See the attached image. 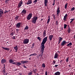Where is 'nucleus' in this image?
<instances>
[{
	"instance_id": "f257e3e1",
	"label": "nucleus",
	"mask_w": 75,
	"mask_h": 75,
	"mask_svg": "<svg viewBox=\"0 0 75 75\" xmlns=\"http://www.w3.org/2000/svg\"><path fill=\"white\" fill-rule=\"evenodd\" d=\"M48 39V37H46L43 40L41 43V52L42 53H40V54L39 55V58L40 56L41 58L42 56V55H43V53H44V48H45L44 45L45 43H46V42L47 41V39Z\"/></svg>"
},
{
	"instance_id": "f03ea898",
	"label": "nucleus",
	"mask_w": 75,
	"mask_h": 75,
	"mask_svg": "<svg viewBox=\"0 0 75 75\" xmlns=\"http://www.w3.org/2000/svg\"><path fill=\"white\" fill-rule=\"evenodd\" d=\"M38 19V17L35 16L32 19V22L34 24H35L36 22H37V20Z\"/></svg>"
},
{
	"instance_id": "7ed1b4c3",
	"label": "nucleus",
	"mask_w": 75,
	"mask_h": 75,
	"mask_svg": "<svg viewBox=\"0 0 75 75\" xmlns=\"http://www.w3.org/2000/svg\"><path fill=\"white\" fill-rule=\"evenodd\" d=\"M29 42V39L26 38L23 41V44H27Z\"/></svg>"
},
{
	"instance_id": "20e7f679",
	"label": "nucleus",
	"mask_w": 75,
	"mask_h": 75,
	"mask_svg": "<svg viewBox=\"0 0 75 75\" xmlns=\"http://www.w3.org/2000/svg\"><path fill=\"white\" fill-rule=\"evenodd\" d=\"M27 13V10H25V9H24L22 11L21 13V14H22V16L23 17H24V15L26 14Z\"/></svg>"
},
{
	"instance_id": "39448f33",
	"label": "nucleus",
	"mask_w": 75,
	"mask_h": 75,
	"mask_svg": "<svg viewBox=\"0 0 75 75\" xmlns=\"http://www.w3.org/2000/svg\"><path fill=\"white\" fill-rule=\"evenodd\" d=\"M33 15V14L32 13H30L28 16H27L26 18L27 20H30L31 18L32 17V16Z\"/></svg>"
},
{
	"instance_id": "423d86ee",
	"label": "nucleus",
	"mask_w": 75,
	"mask_h": 75,
	"mask_svg": "<svg viewBox=\"0 0 75 75\" xmlns=\"http://www.w3.org/2000/svg\"><path fill=\"white\" fill-rule=\"evenodd\" d=\"M21 23H17L16 25V28H20L21 27Z\"/></svg>"
},
{
	"instance_id": "0eeeda50",
	"label": "nucleus",
	"mask_w": 75,
	"mask_h": 75,
	"mask_svg": "<svg viewBox=\"0 0 75 75\" xmlns=\"http://www.w3.org/2000/svg\"><path fill=\"white\" fill-rule=\"evenodd\" d=\"M66 44H68V43L65 40H64L61 43V45L63 47L64 45H66Z\"/></svg>"
},
{
	"instance_id": "6e6552de",
	"label": "nucleus",
	"mask_w": 75,
	"mask_h": 75,
	"mask_svg": "<svg viewBox=\"0 0 75 75\" xmlns=\"http://www.w3.org/2000/svg\"><path fill=\"white\" fill-rule=\"evenodd\" d=\"M22 4H23V1H22V0H21V1H20V2L18 4V8H20V7L21 6Z\"/></svg>"
},
{
	"instance_id": "1a4fd4ad",
	"label": "nucleus",
	"mask_w": 75,
	"mask_h": 75,
	"mask_svg": "<svg viewBox=\"0 0 75 75\" xmlns=\"http://www.w3.org/2000/svg\"><path fill=\"white\" fill-rule=\"evenodd\" d=\"M54 37V35H50L49 36V39L50 41H51L52 38Z\"/></svg>"
},
{
	"instance_id": "9d476101",
	"label": "nucleus",
	"mask_w": 75,
	"mask_h": 75,
	"mask_svg": "<svg viewBox=\"0 0 75 75\" xmlns=\"http://www.w3.org/2000/svg\"><path fill=\"white\" fill-rule=\"evenodd\" d=\"M4 14L3 11L0 8V17L2 16L1 14Z\"/></svg>"
},
{
	"instance_id": "9b49d317",
	"label": "nucleus",
	"mask_w": 75,
	"mask_h": 75,
	"mask_svg": "<svg viewBox=\"0 0 75 75\" xmlns=\"http://www.w3.org/2000/svg\"><path fill=\"white\" fill-rule=\"evenodd\" d=\"M2 48L3 49V50H7V51H9V50H10V48L8 47H2Z\"/></svg>"
},
{
	"instance_id": "f8f14e48",
	"label": "nucleus",
	"mask_w": 75,
	"mask_h": 75,
	"mask_svg": "<svg viewBox=\"0 0 75 75\" xmlns=\"http://www.w3.org/2000/svg\"><path fill=\"white\" fill-rule=\"evenodd\" d=\"M67 17H68V14H66L64 16L63 20L65 21H66V20H67Z\"/></svg>"
},
{
	"instance_id": "ddd939ff",
	"label": "nucleus",
	"mask_w": 75,
	"mask_h": 75,
	"mask_svg": "<svg viewBox=\"0 0 75 75\" xmlns=\"http://www.w3.org/2000/svg\"><path fill=\"white\" fill-rule=\"evenodd\" d=\"M48 2V0H44V4L46 7H47V6Z\"/></svg>"
},
{
	"instance_id": "4468645a",
	"label": "nucleus",
	"mask_w": 75,
	"mask_h": 75,
	"mask_svg": "<svg viewBox=\"0 0 75 75\" xmlns=\"http://www.w3.org/2000/svg\"><path fill=\"white\" fill-rule=\"evenodd\" d=\"M6 59H2L1 60V64H4L5 62H6Z\"/></svg>"
},
{
	"instance_id": "2eb2a0df",
	"label": "nucleus",
	"mask_w": 75,
	"mask_h": 75,
	"mask_svg": "<svg viewBox=\"0 0 75 75\" xmlns=\"http://www.w3.org/2000/svg\"><path fill=\"white\" fill-rule=\"evenodd\" d=\"M21 65V63H20V62H16V66H18V67H19V66H20Z\"/></svg>"
},
{
	"instance_id": "dca6fc26",
	"label": "nucleus",
	"mask_w": 75,
	"mask_h": 75,
	"mask_svg": "<svg viewBox=\"0 0 75 75\" xmlns=\"http://www.w3.org/2000/svg\"><path fill=\"white\" fill-rule=\"evenodd\" d=\"M32 3V1L31 0H30L28 1V2L26 3V4L27 5H28V4H31Z\"/></svg>"
},
{
	"instance_id": "f3484780",
	"label": "nucleus",
	"mask_w": 75,
	"mask_h": 75,
	"mask_svg": "<svg viewBox=\"0 0 75 75\" xmlns=\"http://www.w3.org/2000/svg\"><path fill=\"white\" fill-rule=\"evenodd\" d=\"M43 36L44 37L46 36V30H44L43 32Z\"/></svg>"
},
{
	"instance_id": "a211bd4d",
	"label": "nucleus",
	"mask_w": 75,
	"mask_h": 75,
	"mask_svg": "<svg viewBox=\"0 0 75 75\" xmlns=\"http://www.w3.org/2000/svg\"><path fill=\"white\" fill-rule=\"evenodd\" d=\"M48 18H49L48 19L47 22V24H49V23H50V16H48Z\"/></svg>"
},
{
	"instance_id": "6ab92c4d",
	"label": "nucleus",
	"mask_w": 75,
	"mask_h": 75,
	"mask_svg": "<svg viewBox=\"0 0 75 75\" xmlns=\"http://www.w3.org/2000/svg\"><path fill=\"white\" fill-rule=\"evenodd\" d=\"M58 54L57 53H55L54 54V58H58Z\"/></svg>"
},
{
	"instance_id": "aec40b11",
	"label": "nucleus",
	"mask_w": 75,
	"mask_h": 75,
	"mask_svg": "<svg viewBox=\"0 0 75 75\" xmlns=\"http://www.w3.org/2000/svg\"><path fill=\"white\" fill-rule=\"evenodd\" d=\"M13 48L15 50H16V52H17L18 51V48L17 47V46L16 45L15 47H14Z\"/></svg>"
},
{
	"instance_id": "412c9836",
	"label": "nucleus",
	"mask_w": 75,
	"mask_h": 75,
	"mask_svg": "<svg viewBox=\"0 0 75 75\" xmlns=\"http://www.w3.org/2000/svg\"><path fill=\"white\" fill-rule=\"evenodd\" d=\"M72 45V43L70 42L69 44H67V45L68 47H70Z\"/></svg>"
},
{
	"instance_id": "4be33fe9",
	"label": "nucleus",
	"mask_w": 75,
	"mask_h": 75,
	"mask_svg": "<svg viewBox=\"0 0 75 75\" xmlns=\"http://www.w3.org/2000/svg\"><path fill=\"white\" fill-rule=\"evenodd\" d=\"M61 73L59 71H57L54 73V75H59Z\"/></svg>"
},
{
	"instance_id": "5701e85b",
	"label": "nucleus",
	"mask_w": 75,
	"mask_h": 75,
	"mask_svg": "<svg viewBox=\"0 0 75 75\" xmlns=\"http://www.w3.org/2000/svg\"><path fill=\"white\" fill-rule=\"evenodd\" d=\"M67 31L68 33H71V29H70V28H68Z\"/></svg>"
},
{
	"instance_id": "b1692460",
	"label": "nucleus",
	"mask_w": 75,
	"mask_h": 75,
	"mask_svg": "<svg viewBox=\"0 0 75 75\" xmlns=\"http://www.w3.org/2000/svg\"><path fill=\"white\" fill-rule=\"evenodd\" d=\"M9 63H12V62H14V61H13V59H10V60H9Z\"/></svg>"
},
{
	"instance_id": "393cba45",
	"label": "nucleus",
	"mask_w": 75,
	"mask_h": 75,
	"mask_svg": "<svg viewBox=\"0 0 75 75\" xmlns=\"http://www.w3.org/2000/svg\"><path fill=\"white\" fill-rule=\"evenodd\" d=\"M62 38L61 37H59V41H60V42H61V41H62Z\"/></svg>"
},
{
	"instance_id": "a878e982",
	"label": "nucleus",
	"mask_w": 75,
	"mask_h": 75,
	"mask_svg": "<svg viewBox=\"0 0 75 75\" xmlns=\"http://www.w3.org/2000/svg\"><path fill=\"white\" fill-rule=\"evenodd\" d=\"M6 69L5 68L3 69V70L2 71V73L3 74H4L5 73V72H6Z\"/></svg>"
},
{
	"instance_id": "bb28decb",
	"label": "nucleus",
	"mask_w": 75,
	"mask_h": 75,
	"mask_svg": "<svg viewBox=\"0 0 75 75\" xmlns=\"http://www.w3.org/2000/svg\"><path fill=\"white\" fill-rule=\"evenodd\" d=\"M28 26L26 25L24 29V30H28Z\"/></svg>"
},
{
	"instance_id": "cd10ccee",
	"label": "nucleus",
	"mask_w": 75,
	"mask_h": 75,
	"mask_svg": "<svg viewBox=\"0 0 75 75\" xmlns=\"http://www.w3.org/2000/svg\"><path fill=\"white\" fill-rule=\"evenodd\" d=\"M19 17H20L19 16H17L15 18V19L16 20H18V18H19Z\"/></svg>"
},
{
	"instance_id": "c85d7f7f",
	"label": "nucleus",
	"mask_w": 75,
	"mask_h": 75,
	"mask_svg": "<svg viewBox=\"0 0 75 75\" xmlns=\"http://www.w3.org/2000/svg\"><path fill=\"white\" fill-rule=\"evenodd\" d=\"M68 3H67L65 5V6H64V8H65V9H66V8H67V6L68 5Z\"/></svg>"
},
{
	"instance_id": "c756f323",
	"label": "nucleus",
	"mask_w": 75,
	"mask_h": 75,
	"mask_svg": "<svg viewBox=\"0 0 75 75\" xmlns=\"http://www.w3.org/2000/svg\"><path fill=\"white\" fill-rule=\"evenodd\" d=\"M11 0H5V3H6V4H7L8 3L9 1H10Z\"/></svg>"
},
{
	"instance_id": "7c9ffc66",
	"label": "nucleus",
	"mask_w": 75,
	"mask_h": 75,
	"mask_svg": "<svg viewBox=\"0 0 75 75\" xmlns=\"http://www.w3.org/2000/svg\"><path fill=\"white\" fill-rule=\"evenodd\" d=\"M67 25L64 24V29H65V28H67Z\"/></svg>"
},
{
	"instance_id": "2f4dec72",
	"label": "nucleus",
	"mask_w": 75,
	"mask_h": 75,
	"mask_svg": "<svg viewBox=\"0 0 75 75\" xmlns=\"http://www.w3.org/2000/svg\"><path fill=\"white\" fill-rule=\"evenodd\" d=\"M59 13H60V10H57V14H59Z\"/></svg>"
},
{
	"instance_id": "473e14b6",
	"label": "nucleus",
	"mask_w": 75,
	"mask_h": 75,
	"mask_svg": "<svg viewBox=\"0 0 75 75\" xmlns=\"http://www.w3.org/2000/svg\"><path fill=\"white\" fill-rule=\"evenodd\" d=\"M37 39L38 40L40 41H41V38L39 37H38Z\"/></svg>"
},
{
	"instance_id": "72a5a7b5",
	"label": "nucleus",
	"mask_w": 75,
	"mask_h": 75,
	"mask_svg": "<svg viewBox=\"0 0 75 75\" xmlns=\"http://www.w3.org/2000/svg\"><path fill=\"white\" fill-rule=\"evenodd\" d=\"M75 20V18H74L73 19H72L71 20V21L70 22V23H72V22L73 21Z\"/></svg>"
},
{
	"instance_id": "f704fd0d",
	"label": "nucleus",
	"mask_w": 75,
	"mask_h": 75,
	"mask_svg": "<svg viewBox=\"0 0 75 75\" xmlns=\"http://www.w3.org/2000/svg\"><path fill=\"white\" fill-rule=\"evenodd\" d=\"M66 62H69V57H68L66 59Z\"/></svg>"
},
{
	"instance_id": "c9c22d12",
	"label": "nucleus",
	"mask_w": 75,
	"mask_h": 75,
	"mask_svg": "<svg viewBox=\"0 0 75 75\" xmlns=\"http://www.w3.org/2000/svg\"><path fill=\"white\" fill-rule=\"evenodd\" d=\"M42 67H43V68H45V64H42Z\"/></svg>"
},
{
	"instance_id": "e433bc0d",
	"label": "nucleus",
	"mask_w": 75,
	"mask_h": 75,
	"mask_svg": "<svg viewBox=\"0 0 75 75\" xmlns=\"http://www.w3.org/2000/svg\"><path fill=\"white\" fill-rule=\"evenodd\" d=\"M53 63H52L53 65H54L56 62V61L53 60Z\"/></svg>"
},
{
	"instance_id": "4c0bfd02",
	"label": "nucleus",
	"mask_w": 75,
	"mask_h": 75,
	"mask_svg": "<svg viewBox=\"0 0 75 75\" xmlns=\"http://www.w3.org/2000/svg\"><path fill=\"white\" fill-rule=\"evenodd\" d=\"M37 0H35V1H33V3H35V4L37 2Z\"/></svg>"
},
{
	"instance_id": "58836bf2",
	"label": "nucleus",
	"mask_w": 75,
	"mask_h": 75,
	"mask_svg": "<svg viewBox=\"0 0 75 75\" xmlns=\"http://www.w3.org/2000/svg\"><path fill=\"white\" fill-rule=\"evenodd\" d=\"M75 10V7H73L71 9V11H74Z\"/></svg>"
},
{
	"instance_id": "ea45409f",
	"label": "nucleus",
	"mask_w": 75,
	"mask_h": 75,
	"mask_svg": "<svg viewBox=\"0 0 75 75\" xmlns=\"http://www.w3.org/2000/svg\"><path fill=\"white\" fill-rule=\"evenodd\" d=\"M56 25H57L58 24V21H56Z\"/></svg>"
},
{
	"instance_id": "a19ab883",
	"label": "nucleus",
	"mask_w": 75,
	"mask_h": 75,
	"mask_svg": "<svg viewBox=\"0 0 75 75\" xmlns=\"http://www.w3.org/2000/svg\"><path fill=\"white\" fill-rule=\"evenodd\" d=\"M37 55V53H34V54H32V55L33 56H35L36 55Z\"/></svg>"
},
{
	"instance_id": "79ce46f5",
	"label": "nucleus",
	"mask_w": 75,
	"mask_h": 75,
	"mask_svg": "<svg viewBox=\"0 0 75 75\" xmlns=\"http://www.w3.org/2000/svg\"><path fill=\"white\" fill-rule=\"evenodd\" d=\"M24 62L25 64V63H27V62H28V61L27 60L24 61Z\"/></svg>"
},
{
	"instance_id": "37998d69",
	"label": "nucleus",
	"mask_w": 75,
	"mask_h": 75,
	"mask_svg": "<svg viewBox=\"0 0 75 75\" xmlns=\"http://www.w3.org/2000/svg\"><path fill=\"white\" fill-rule=\"evenodd\" d=\"M33 74V73H32V72H30V73H29L28 75H32Z\"/></svg>"
},
{
	"instance_id": "c03bdc74",
	"label": "nucleus",
	"mask_w": 75,
	"mask_h": 75,
	"mask_svg": "<svg viewBox=\"0 0 75 75\" xmlns=\"http://www.w3.org/2000/svg\"><path fill=\"white\" fill-rule=\"evenodd\" d=\"M8 11H6V10H5V11L4 12V13L6 14V13H8Z\"/></svg>"
},
{
	"instance_id": "a18cd8bd",
	"label": "nucleus",
	"mask_w": 75,
	"mask_h": 75,
	"mask_svg": "<svg viewBox=\"0 0 75 75\" xmlns=\"http://www.w3.org/2000/svg\"><path fill=\"white\" fill-rule=\"evenodd\" d=\"M32 45V48H33V47H34V46H35V44L34 43H33Z\"/></svg>"
},
{
	"instance_id": "49530a36",
	"label": "nucleus",
	"mask_w": 75,
	"mask_h": 75,
	"mask_svg": "<svg viewBox=\"0 0 75 75\" xmlns=\"http://www.w3.org/2000/svg\"><path fill=\"white\" fill-rule=\"evenodd\" d=\"M21 62L22 63V64H25L24 63V61H21Z\"/></svg>"
},
{
	"instance_id": "de8ad7c7",
	"label": "nucleus",
	"mask_w": 75,
	"mask_h": 75,
	"mask_svg": "<svg viewBox=\"0 0 75 75\" xmlns=\"http://www.w3.org/2000/svg\"><path fill=\"white\" fill-rule=\"evenodd\" d=\"M13 34H14V33L13 32H12V33H11L10 34L11 35H12V36H13Z\"/></svg>"
},
{
	"instance_id": "09e8293b",
	"label": "nucleus",
	"mask_w": 75,
	"mask_h": 75,
	"mask_svg": "<svg viewBox=\"0 0 75 75\" xmlns=\"http://www.w3.org/2000/svg\"><path fill=\"white\" fill-rule=\"evenodd\" d=\"M16 62H14V63H12V64H13V65H16Z\"/></svg>"
},
{
	"instance_id": "8fccbe9b",
	"label": "nucleus",
	"mask_w": 75,
	"mask_h": 75,
	"mask_svg": "<svg viewBox=\"0 0 75 75\" xmlns=\"http://www.w3.org/2000/svg\"><path fill=\"white\" fill-rule=\"evenodd\" d=\"M16 38V37L15 36H13L12 37L13 39H14V40H16V38Z\"/></svg>"
},
{
	"instance_id": "3c124183",
	"label": "nucleus",
	"mask_w": 75,
	"mask_h": 75,
	"mask_svg": "<svg viewBox=\"0 0 75 75\" xmlns=\"http://www.w3.org/2000/svg\"><path fill=\"white\" fill-rule=\"evenodd\" d=\"M16 31L18 32V31H19V29H16Z\"/></svg>"
},
{
	"instance_id": "603ef678",
	"label": "nucleus",
	"mask_w": 75,
	"mask_h": 75,
	"mask_svg": "<svg viewBox=\"0 0 75 75\" xmlns=\"http://www.w3.org/2000/svg\"><path fill=\"white\" fill-rule=\"evenodd\" d=\"M59 65H55V66H54V67H58V66Z\"/></svg>"
},
{
	"instance_id": "864d4df0",
	"label": "nucleus",
	"mask_w": 75,
	"mask_h": 75,
	"mask_svg": "<svg viewBox=\"0 0 75 75\" xmlns=\"http://www.w3.org/2000/svg\"><path fill=\"white\" fill-rule=\"evenodd\" d=\"M13 71H16V69L13 68Z\"/></svg>"
},
{
	"instance_id": "5fc2aeb1",
	"label": "nucleus",
	"mask_w": 75,
	"mask_h": 75,
	"mask_svg": "<svg viewBox=\"0 0 75 75\" xmlns=\"http://www.w3.org/2000/svg\"><path fill=\"white\" fill-rule=\"evenodd\" d=\"M62 62H63V60H61L60 62H60V63Z\"/></svg>"
},
{
	"instance_id": "6e6d98bb",
	"label": "nucleus",
	"mask_w": 75,
	"mask_h": 75,
	"mask_svg": "<svg viewBox=\"0 0 75 75\" xmlns=\"http://www.w3.org/2000/svg\"><path fill=\"white\" fill-rule=\"evenodd\" d=\"M23 67L24 68H27V67H26V66L24 65L23 66Z\"/></svg>"
},
{
	"instance_id": "4d7b16f0",
	"label": "nucleus",
	"mask_w": 75,
	"mask_h": 75,
	"mask_svg": "<svg viewBox=\"0 0 75 75\" xmlns=\"http://www.w3.org/2000/svg\"><path fill=\"white\" fill-rule=\"evenodd\" d=\"M45 75H47V71L45 72Z\"/></svg>"
},
{
	"instance_id": "13d9d810",
	"label": "nucleus",
	"mask_w": 75,
	"mask_h": 75,
	"mask_svg": "<svg viewBox=\"0 0 75 75\" xmlns=\"http://www.w3.org/2000/svg\"><path fill=\"white\" fill-rule=\"evenodd\" d=\"M32 55H33V54H30L29 57H31V56H32Z\"/></svg>"
},
{
	"instance_id": "bf43d9fd",
	"label": "nucleus",
	"mask_w": 75,
	"mask_h": 75,
	"mask_svg": "<svg viewBox=\"0 0 75 75\" xmlns=\"http://www.w3.org/2000/svg\"><path fill=\"white\" fill-rule=\"evenodd\" d=\"M59 7H58V9H57V10H59Z\"/></svg>"
},
{
	"instance_id": "052dcab7",
	"label": "nucleus",
	"mask_w": 75,
	"mask_h": 75,
	"mask_svg": "<svg viewBox=\"0 0 75 75\" xmlns=\"http://www.w3.org/2000/svg\"><path fill=\"white\" fill-rule=\"evenodd\" d=\"M53 6H54V5H55V3L53 2V3L52 4Z\"/></svg>"
},
{
	"instance_id": "680f3d73",
	"label": "nucleus",
	"mask_w": 75,
	"mask_h": 75,
	"mask_svg": "<svg viewBox=\"0 0 75 75\" xmlns=\"http://www.w3.org/2000/svg\"><path fill=\"white\" fill-rule=\"evenodd\" d=\"M61 42H60L59 41H58V44H59Z\"/></svg>"
},
{
	"instance_id": "e2e57ef3",
	"label": "nucleus",
	"mask_w": 75,
	"mask_h": 75,
	"mask_svg": "<svg viewBox=\"0 0 75 75\" xmlns=\"http://www.w3.org/2000/svg\"><path fill=\"white\" fill-rule=\"evenodd\" d=\"M53 18H54V17H55V15H53Z\"/></svg>"
},
{
	"instance_id": "0e129e2a",
	"label": "nucleus",
	"mask_w": 75,
	"mask_h": 75,
	"mask_svg": "<svg viewBox=\"0 0 75 75\" xmlns=\"http://www.w3.org/2000/svg\"><path fill=\"white\" fill-rule=\"evenodd\" d=\"M4 75H7V73H5Z\"/></svg>"
},
{
	"instance_id": "69168bd1",
	"label": "nucleus",
	"mask_w": 75,
	"mask_h": 75,
	"mask_svg": "<svg viewBox=\"0 0 75 75\" xmlns=\"http://www.w3.org/2000/svg\"><path fill=\"white\" fill-rule=\"evenodd\" d=\"M59 14H57V16H58V17L59 16Z\"/></svg>"
},
{
	"instance_id": "338daca9",
	"label": "nucleus",
	"mask_w": 75,
	"mask_h": 75,
	"mask_svg": "<svg viewBox=\"0 0 75 75\" xmlns=\"http://www.w3.org/2000/svg\"><path fill=\"white\" fill-rule=\"evenodd\" d=\"M69 67H71V65H69Z\"/></svg>"
},
{
	"instance_id": "774afa93",
	"label": "nucleus",
	"mask_w": 75,
	"mask_h": 75,
	"mask_svg": "<svg viewBox=\"0 0 75 75\" xmlns=\"http://www.w3.org/2000/svg\"><path fill=\"white\" fill-rule=\"evenodd\" d=\"M42 20H43V19H41V21H42Z\"/></svg>"
}]
</instances>
